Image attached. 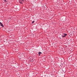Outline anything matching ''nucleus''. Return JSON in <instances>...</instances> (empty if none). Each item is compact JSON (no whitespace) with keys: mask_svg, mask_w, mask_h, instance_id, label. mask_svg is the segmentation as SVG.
Wrapping results in <instances>:
<instances>
[{"mask_svg":"<svg viewBox=\"0 0 77 77\" xmlns=\"http://www.w3.org/2000/svg\"><path fill=\"white\" fill-rule=\"evenodd\" d=\"M25 2H26V0H20L19 1V2L21 4H23V3Z\"/></svg>","mask_w":77,"mask_h":77,"instance_id":"f257e3e1","label":"nucleus"},{"mask_svg":"<svg viewBox=\"0 0 77 77\" xmlns=\"http://www.w3.org/2000/svg\"><path fill=\"white\" fill-rule=\"evenodd\" d=\"M62 36L63 37H66V36H67V34H63Z\"/></svg>","mask_w":77,"mask_h":77,"instance_id":"f03ea898","label":"nucleus"},{"mask_svg":"<svg viewBox=\"0 0 77 77\" xmlns=\"http://www.w3.org/2000/svg\"><path fill=\"white\" fill-rule=\"evenodd\" d=\"M0 24L1 26L2 27H4V26H3V24L1 22H0Z\"/></svg>","mask_w":77,"mask_h":77,"instance_id":"7ed1b4c3","label":"nucleus"},{"mask_svg":"<svg viewBox=\"0 0 77 77\" xmlns=\"http://www.w3.org/2000/svg\"><path fill=\"white\" fill-rule=\"evenodd\" d=\"M42 54V53H41V52H38L39 56H40V54Z\"/></svg>","mask_w":77,"mask_h":77,"instance_id":"20e7f679","label":"nucleus"},{"mask_svg":"<svg viewBox=\"0 0 77 77\" xmlns=\"http://www.w3.org/2000/svg\"><path fill=\"white\" fill-rule=\"evenodd\" d=\"M35 23V21H32V23Z\"/></svg>","mask_w":77,"mask_h":77,"instance_id":"39448f33","label":"nucleus"},{"mask_svg":"<svg viewBox=\"0 0 77 77\" xmlns=\"http://www.w3.org/2000/svg\"><path fill=\"white\" fill-rule=\"evenodd\" d=\"M5 2H6V0H4Z\"/></svg>","mask_w":77,"mask_h":77,"instance_id":"423d86ee","label":"nucleus"}]
</instances>
